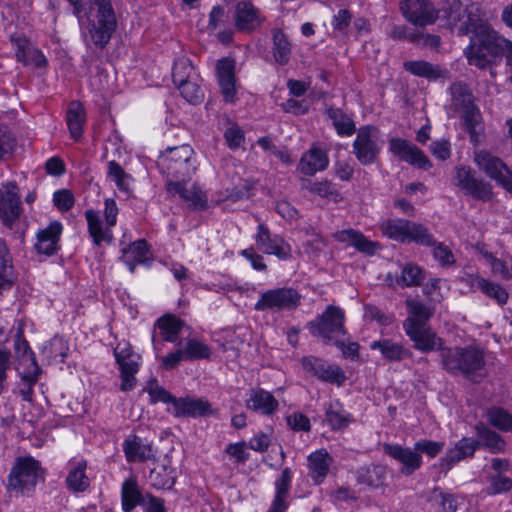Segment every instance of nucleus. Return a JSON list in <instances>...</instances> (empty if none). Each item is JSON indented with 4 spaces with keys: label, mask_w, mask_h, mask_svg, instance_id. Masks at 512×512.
<instances>
[{
    "label": "nucleus",
    "mask_w": 512,
    "mask_h": 512,
    "mask_svg": "<svg viewBox=\"0 0 512 512\" xmlns=\"http://www.w3.org/2000/svg\"><path fill=\"white\" fill-rule=\"evenodd\" d=\"M473 35L470 44L465 48L464 54L468 63L479 69H485L491 64V58L503 55L507 50L510 40L501 36L488 23L485 15L470 32Z\"/></svg>",
    "instance_id": "f257e3e1"
},
{
    "label": "nucleus",
    "mask_w": 512,
    "mask_h": 512,
    "mask_svg": "<svg viewBox=\"0 0 512 512\" xmlns=\"http://www.w3.org/2000/svg\"><path fill=\"white\" fill-rule=\"evenodd\" d=\"M440 358L442 368L451 375H462L474 383L487 376L484 353L477 347L444 348Z\"/></svg>",
    "instance_id": "f03ea898"
},
{
    "label": "nucleus",
    "mask_w": 512,
    "mask_h": 512,
    "mask_svg": "<svg viewBox=\"0 0 512 512\" xmlns=\"http://www.w3.org/2000/svg\"><path fill=\"white\" fill-rule=\"evenodd\" d=\"M438 11L439 17L445 19L451 29L458 28L460 35L469 34L486 15L480 6L472 4L463 7L459 1L445 2Z\"/></svg>",
    "instance_id": "7ed1b4c3"
},
{
    "label": "nucleus",
    "mask_w": 512,
    "mask_h": 512,
    "mask_svg": "<svg viewBox=\"0 0 512 512\" xmlns=\"http://www.w3.org/2000/svg\"><path fill=\"white\" fill-rule=\"evenodd\" d=\"M193 154L194 151L189 145L168 147L161 153L158 167L175 181H185L195 170Z\"/></svg>",
    "instance_id": "20e7f679"
},
{
    "label": "nucleus",
    "mask_w": 512,
    "mask_h": 512,
    "mask_svg": "<svg viewBox=\"0 0 512 512\" xmlns=\"http://www.w3.org/2000/svg\"><path fill=\"white\" fill-rule=\"evenodd\" d=\"M44 472L39 462L31 456L17 458L9 475V486L23 495H30Z\"/></svg>",
    "instance_id": "39448f33"
},
{
    "label": "nucleus",
    "mask_w": 512,
    "mask_h": 512,
    "mask_svg": "<svg viewBox=\"0 0 512 512\" xmlns=\"http://www.w3.org/2000/svg\"><path fill=\"white\" fill-rule=\"evenodd\" d=\"M344 323V311L337 306L329 305L325 311L315 320L311 321L308 326L313 336L322 338L326 344H332L340 337L346 336L347 332Z\"/></svg>",
    "instance_id": "423d86ee"
},
{
    "label": "nucleus",
    "mask_w": 512,
    "mask_h": 512,
    "mask_svg": "<svg viewBox=\"0 0 512 512\" xmlns=\"http://www.w3.org/2000/svg\"><path fill=\"white\" fill-rule=\"evenodd\" d=\"M452 183L464 195L471 196L475 200L489 202L494 198L493 186L488 181L478 178L470 166L454 167Z\"/></svg>",
    "instance_id": "0eeeda50"
},
{
    "label": "nucleus",
    "mask_w": 512,
    "mask_h": 512,
    "mask_svg": "<svg viewBox=\"0 0 512 512\" xmlns=\"http://www.w3.org/2000/svg\"><path fill=\"white\" fill-rule=\"evenodd\" d=\"M384 141L377 127L372 125L362 126L357 130V135L352 144V153L362 165L375 163L382 150Z\"/></svg>",
    "instance_id": "6e6552de"
},
{
    "label": "nucleus",
    "mask_w": 512,
    "mask_h": 512,
    "mask_svg": "<svg viewBox=\"0 0 512 512\" xmlns=\"http://www.w3.org/2000/svg\"><path fill=\"white\" fill-rule=\"evenodd\" d=\"M474 163L490 179L508 193H512V171L499 157L488 151L480 150L474 153Z\"/></svg>",
    "instance_id": "1a4fd4ad"
},
{
    "label": "nucleus",
    "mask_w": 512,
    "mask_h": 512,
    "mask_svg": "<svg viewBox=\"0 0 512 512\" xmlns=\"http://www.w3.org/2000/svg\"><path fill=\"white\" fill-rule=\"evenodd\" d=\"M114 356L120 370V390L127 392L134 389L140 356L134 353L129 344H118L114 349Z\"/></svg>",
    "instance_id": "9d476101"
},
{
    "label": "nucleus",
    "mask_w": 512,
    "mask_h": 512,
    "mask_svg": "<svg viewBox=\"0 0 512 512\" xmlns=\"http://www.w3.org/2000/svg\"><path fill=\"white\" fill-rule=\"evenodd\" d=\"M399 7L403 17L415 26L432 25L439 18V11L430 0H400Z\"/></svg>",
    "instance_id": "9b49d317"
},
{
    "label": "nucleus",
    "mask_w": 512,
    "mask_h": 512,
    "mask_svg": "<svg viewBox=\"0 0 512 512\" xmlns=\"http://www.w3.org/2000/svg\"><path fill=\"white\" fill-rule=\"evenodd\" d=\"M300 299V294L292 288L269 290L261 294L260 299L254 305V309L256 311L291 310L299 305Z\"/></svg>",
    "instance_id": "f8f14e48"
},
{
    "label": "nucleus",
    "mask_w": 512,
    "mask_h": 512,
    "mask_svg": "<svg viewBox=\"0 0 512 512\" xmlns=\"http://www.w3.org/2000/svg\"><path fill=\"white\" fill-rule=\"evenodd\" d=\"M403 328L407 336L414 342V348L421 352L442 349V339L439 338L427 324H421L415 319H406Z\"/></svg>",
    "instance_id": "ddd939ff"
},
{
    "label": "nucleus",
    "mask_w": 512,
    "mask_h": 512,
    "mask_svg": "<svg viewBox=\"0 0 512 512\" xmlns=\"http://www.w3.org/2000/svg\"><path fill=\"white\" fill-rule=\"evenodd\" d=\"M389 151L400 160L419 169L429 170L433 166L432 162L420 148L405 139L391 138L389 140Z\"/></svg>",
    "instance_id": "4468645a"
},
{
    "label": "nucleus",
    "mask_w": 512,
    "mask_h": 512,
    "mask_svg": "<svg viewBox=\"0 0 512 512\" xmlns=\"http://www.w3.org/2000/svg\"><path fill=\"white\" fill-rule=\"evenodd\" d=\"M303 369L317 379L342 385L346 377L344 371L337 365L328 364L325 360L315 356H305L301 359Z\"/></svg>",
    "instance_id": "2eb2a0df"
},
{
    "label": "nucleus",
    "mask_w": 512,
    "mask_h": 512,
    "mask_svg": "<svg viewBox=\"0 0 512 512\" xmlns=\"http://www.w3.org/2000/svg\"><path fill=\"white\" fill-rule=\"evenodd\" d=\"M117 27L116 15L113 8H103L101 14H96V22L89 28L91 41L99 48H104L111 39Z\"/></svg>",
    "instance_id": "dca6fc26"
},
{
    "label": "nucleus",
    "mask_w": 512,
    "mask_h": 512,
    "mask_svg": "<svg viewBox=\"0 0 512 512\" xmlns=\"http://www.w3.org/2000/svg\"><path fill=\"white\" fill-rule=\"evenodd\" d=\"M21 201L15 183L8 182L0 188V219L11 227L21 214Z\"/></svg>",
    "instance_id": "f3484780"
},
{
    "label": "nucleus",
    "mask_w": 512,
    "mask_h": 512,
    "mask_svg": "<svg viewBox=\"0 0 512 512\" xmlns=\"http://www.w3.org/2000/svg\"><path fill=\"white\" fill-rule=\"evenodd\" d=\"M234 24L238 31L251 33L258 29L265 18L251 1L243 0L236 3L233 14Z\"/></svg>",
    "instance_id": "a211bd4d"
},
{
    "label": "nucleus",
    "mask_w": 512,
    "mask_h": 512,
    "mask_svg": "<svg viewBox=\"0 0 512 512\" xmlns=\"http://www.w3.org/2000/svg\"><path fill=\"white\" fill-rule=\"evenodd\" d=\"M257 248L265 254L275 255L281 260L291 256V247L278 235H272L264 224L258 225L255 236Z\"/></svg>",
    "instance_id": "6ab92c4d"
},
{
    "label": "nucleus",
    "mask_w": 512,
    "mask_h": 512,
    "mask_svg": "<svg viewBox=\"0 0 512 512\" xmlns=\"http://www.w3.org/2000/svg\"><path fill=\"white\" fill-rule=\"evenodd\" d=\"M383 451L401 464L400 472L405 476L412 475L422 465V456L415 448L402 447L397 444H383Z\"/></svg>",
    "instance_id": "aec40b11"
},
{
    "label": "nucleus",
    "mask_w": 512,
    "mask_h": 512,
    "mask_svg": "<svg viewBox=\"0 0 512 512\" xmlns=\"http://www.w3.org/2000/svg\"><path fill=\"white\" fill-rule=\"evenodd\" d=\"M173 414L175 417H206L213 414V409L207 400L184 397L173 400Z\"/></svg>",
    "instance_id": "412c9836"
},
{
    "label": "nucleus",
    "mask_w": 512,
    "mask_h": 512,
    "mask_svg": "<svg viewBox=\"0 0 512 512\" xmlns=\"http://www.w3.org/2000/svg\"><path fill=\"white\" fill-rule=\"evenodd\" d=\"M218 84L222 96L226 102L233 103L236 100L235 63L230 59H221L216 66Z\"/></svg>",
    "instance_id": "4be33fe9"
},
{
    "label": "nucleus",
    "mask_w": 512,
    "mask_h": 512,
    "mask_svg": "<svg viewBox=\"0 0 512 512\" xmlns=\"http://www.w3.org/2000/svg\"><path fill=\"white\" fill-rule=\"evenodd\" d=\"M12 42L16 47V58L26 66L42 68L47 65V59L44 54L37 49L27 38L22 36L12 37Z\"/></svg>",
    "instance_id": "5701e85b"
},
{
    "label": "nucleus",
    "mask_w": 512,
    "mask_h": 512,
    "mask_svg": "<svg viewBox=\"0 0 512 512\" xmlns=\"http://www.w3.org/2000/svg\"><path fill=\"white\" fill-rule=\"evenodd\" d=\"M478 447L479 442L477 440L464 437L447 451L446 455L441 459V465L446 470H450L454 464L465 458L472 457Z\"/></svg>",
    "instance_id": "b1692460"
},
{
    "label": "nucleus",
    "mask_w": 512,
    "mask_h": 512,
    "mask_svg": "<svg viewBox=\"0 0 512 512\" xmlns=\"http://www.w3.org/2000/svg\"><path fill=\"white\" fill-rule=\"evenodd\" d=\"M62 233V225L58 221L51 222L48 227L37 234L35 248L38 253L53 255L58 250V242Z\"/></svg>",
    "instance_id": "393cba45"
},
{
    "label": "nucleus",
    "mask_w": 512,
    "mask_h": 512,
    "mask_svg": "<svg viewBox=\"0 0 512 512\" xmlns=\"http://www.w3.org/2000/svg\"><path fill=\"white\" fill-rule=\"evenodd\" d=\"M184 181H172L167 183L169 191H175L179 196L194 209H204L207 206L205 193L197 186H186Z\"/></svg>",
    "instance_id": "a878e982"
},
{
    "label": "nucleus",
    "mask_w": 512,
    "mask_h": 512,
    "mask_svg": "<svg viewBox=\"0 0 512 512\" xmlns=\"http://www.w3.org/2000/svg\"><path fill=\"white\" fill-rule=\"evenodd\" d=\"M245 405L249 410L271 415L277 410L278 401L270 392L262 388H256L249 391V397Z\"/></svg>",
    "instance_id": "bb28decb"
},
{
    "label": "nucleus",
    "mask_w": 512,
    "mask_h": 512,
    "mask_svg": "<svg viewBox=\"0 0 512 512\" xmlns=\"http://www.w3.org/2000/svg\"><path fill=\"white\" fill-rule=\"evenodd\" d=\"M123 451L128 462H143L154 457L152 445L136 435L125 439Z\"/></svg>",
    "instance_id": "cd10ccee"
},
{
    "label": "nucleus",
    "mask_w": 512,
    "mask_h": 512,
    "mask_svg": "<svg viewBox=\"0 0 512 512\" xmlns=\"http://www.w3.org/2000/svg\"><path fill=\"white\" fill-rule=\"evenodd\" d=\"M333 238L338 242L351 245L367 255H373L378 247L376 242L370 241L361 232L354 229L337 231L333 233Z\"/></svg>",
    "instance_id": "c85d7f7f"
},
{
    "label": "nucleus",
    "mask_w": 512,
    "mask_h": 512,
    "mask_svg": "<svg viewBox=\"0 0 512 512\" xmlns=\"http://www.w3.org/2000/svg\"><path fill=\"white\" fill-rule=\"evenodd\" d=\"M151 253L145 240H137L122 250L121 260L131 273L135 272L137 264L147 263Z\"/></svg>",
    "instance_id": "c756f323"
},
{
    "label": "nucleus",
    "mask_w": 512,
    "mask_h": 512,
    "mask_svg": "<svg viewBox=\"0 0 512 512\" xmlns=\"http://www.w3.org/2000/svg\"><path fill=\"white\" fill-rule=\"evenodd\" d=\"M333 459L325 449L312 452L308 456L309 476L316 484H320L326 478Z\"/></svg>",
    "instance_id": "7c9ffc66"
},
{
    "label": "nucleus",
    "mask_w": 512,
    "mask_h": 512,
    "mask_svg": "<svg viewBox=\"0 0 512 512\" xmlns=\"http://www.w3.org/2000/svg\"><path fill=\"white\" fill-rule=\"evenodd\" d=\"M370 349L380 351L382 358L389 362H400L412 356L410 350L391 339L373 341L370 344Z\"/></svg>",
    "instance_id": "2f4dec72"
},
{
    "label": "nucleus",
    "mask_w": 512,
    "mask_h": 512,
    "mask_svg": "<svg viewBox=\"0 0 512 512\" xmlns=\"http://www.w3.org/2000/svg\"><path fill=\"white\" fill-rule=\"evenodd\" d=\"M468 283L472 289L481 290L487 297L494 299L500 306H504L508 301V292L498 283H494L478 275H470Z\"/></svg>",
    "instance_id": "473e14b6"
},
{
    "label": "nucleus",
    "mask_w": 512,
    "mask_h": 512,
    "mask_svg": "<svg viewBox=\"0 0 512 512\" xmlns=\"http://www.w3.org/2000/svg\"><path fill=\"white\" fill-rule=\"evenodd\" d=\"M87 462L84 459L71 461L66 477V485L74 493L84 492L90 486V480L85 473Z\"/></svg>",
    "instance_id": "72a5a7b5"
},
{
    "label": "nucleus",
    "mask_w": 512,
    "mask_h": 512,
    "mask_svg": "<svg viewBox=\"0 0 512 512\" xmlns=\"http://www.w3.org/2000/svg\"><path fill=\"white\" fill-rule=\"evenodd\" d=\"M328 163L327 154L320 148L312 147L301 157L299 169L303 174L311 176L326 169Z\"/></svg>",
    "instance_id": "f704fd0d"
},
{
    "label": "nucleus",
    "mask_w": 512,
    "mask_h": 512,
    "mask_svg": "<svg viewBox=\"0 0 512 512\" xmlns=\"http://www.w3.org/2000/svg\"><path fill=\"white\" fill-rule=\"evenodd\" d=\"M450 108L455 112H462L473 106L474 96L467 84L457 81L451 84L450 88Z\"/></svg>",
    "instance_id": "c9c22d12"
},
{
    "label": "nucleus",
    "mask_w": 512,
    "mask_h": 512,
    "mask_svg": "<svg viewBox=\"0 0 512 512\" xmlns=\"http://www.w3.org/2000/svg\"><path fill=\"white\" fill-rule=\"evenodd\" d=\"M404 69L414 76L425 78L429 81H436L445 77L447 71L439 65L432 64L424 60L406 61L403 63Z\"/></svg>",
    "instance_id": "e433bc0d"
},
{
    "label": "nucleus",
    "mask_w": 512,
    "mask_h": 512,
    "mask_svg": "<svg viewBox=\"0 0 512 512\" xmlns=\"http://www.w3.org/2000/svg\"><path fill=\"white\" fill-rule=\"evenodd\" d=\"M175 481V471L168 462L157 464L148 475L149 485L157 490L171 489Z\"/></svg>",
    "instance_id": "4c0bfd02"
},
{
    "label": "nucleus",
    "mask_w": 512,
    "mask_h": 512,
    "mask_svg": "<svg viewBox=\"0 0 512 512\" xmlns=\"http://www.w3.org/2000/svg\"><path fill=\"white\" fill-rule=\"evenodd\" d=\"M292 473L290 468L283 469L280 478L276 481V494L268 510L277 512L281 508L288 509V495L291 487Z\"/></svg>",
    "instance_id": "58836bf2"
},
{
    "label": "nucleus",
    "mask_w": 512,
    "mask_h": 512,
    "mask_svg": "<svg viewBox=\"0 0 512 512\" xmlns=\"http://www.w3.org/2000/svg\"><path fill=\"white\" fill-rule=\"evenodd\" d=\"M388 470L381 465H372L360 468L357 472V482L371 488H379L386 485Z\"/></svg>",
    "instance_id": "ea45409f"
},
{
    "label": "nucleus",
    "mask_w": 512,
    "mask_h": 512,
    "mask_svg": "<svg viewBox=\"0 0 512 512\" xmlns=\"http://www.w3.org/2000/svg\"><path fill=\"white\" fill-rule=\"evenodd\" d=\"M475 429L479 438V440H477L479 446L481 445L487 448L491 453H501L505 450L506 442L500 434L482 423L477 424Z\"/></svg>",
    "instance_id": "a19ab883"
},
{
    "label": "nucleus",
    "mask_w": 512,
    "mask_h": 512,
    "mask_svg": "<svg viewBox=\"0 0 512 512\" xmlns=\"http://www.w3.org/2000/svg\"><path fill=\"white\" fill-rule=\"evenodd\" d=\"M16 280L12 259L5 243L0 241V294L10 290Z\"/></svg>",
    "instance_id": "79ce46f5"
},
{
    "label": "nucleus",
    "mask_w": 512,
    "mask_h": 512,
    "mask_svg": "<svg viewBox=\"0 0 512 512\" xmlns=\"http://www.w3.org/2000/svg\"><path fill=\"white\" fill-rule=\"evenodd\" d=\"M66 121L71 137L79 140L83 134L85 122V109L79 102L73 101L69 104Z\"/></svg>",
    "instance_id": "37998d69"
},
{
    "label": "nucleus",
    "mask_w": 512,
    "mask_h": 512,
    "mask_svg": "<svg viewBox=\"0 0 512 512\" xmlns=\"http://www.w3.org/2000/svg\"><path fill=\"white\" fill-rule=\"evenodd\" d=\"M29 361L31 369H24L21 372V379L23 381V388L20 390V394L25 401H32L33 398V387L37 383L41 370L36 362L35 354H29Z\"/></svg>",
    "instance_id": "c03bdc74"
},
{
    "label": "nucleus",
    "mask_w": 512,
    "mask_h": 512,
    "mask_svg": "<svg viewBox=\"0 0 512 512\" xmlns=\"http://www.w3.org/2000/svg\"><path fill=\"white\" fill-rule=\"evenodd\" d=\"M325 420L332 430H341L352 421L351 415L345 411L338 400L329 403L326 408Z\"/></svg>",
    "instance_id": "a18cd8bd"
},
{
    "label": "nucleus",
    "mask_w": 512,
    "mask_h": 512,
    "mask_svg": "<svg viewBox=\"0 0 512 512\" xmlns=\"http://www.w3.org/2000/svg\"><path fill=\"white\" fill-rule=\"evenodd\" d=\"M85 218L88 224V232L90 236L93 238V242L96 245L99 246L103 241L111 240V227L106 226V228L103 229L102 221L100 219L98 212L91 209L86 210Z\"/></svg>",
    "instance_id": "49530a36"
},
{
    "label": "nucleus",
    "mask_w": 512,
    "mask_h": 512,
    "mask_svg": "<svg viewBox=\"0 0 512 512\" xmlns=\"http://www.w3.org/2000/svg\"><path fill=\"white\" fill-rule=\"evenodd\" d=\"M410 221L405 219H387L380 223V231L388 238L399 241H407V233Z\"/></svg>",
    "instance_id": "de8ad7c7"
},
{
    "label": "nucleus",
    "mask_w": 512,
    "mask_h": 512,
    "mask_svg": "<svg viewBox=\"0 0 512 512\" xmlns=\"http://www.w3.org/2000/svg\"><path fill=\"white\" fill-rule=\"evenodd\" d=\"M185 361L209 359L211 348L197 338H187L180 343Z\"/></svg>",
    "instance_id": "09e8293b"
},
{
    "label": "nucleus",
    "mask_w": 512,
    "mask_h": 512,
    "mask_svg": "<svg viewBox=\"0 0 512 512\" xmlns=\"http://www.w3.org/2000/svg\"><path fill=\"white\" fill-rule=\"evenodd\" d=\"M462 119L465 129L470 135V140L474 144H478L480 137L483 133V126L481 123V114L479 109L475 106L462 111Z\"/></svg>",
    "instance_id": "8fccbe9b"
},
{
    "label": "nucleus",
    "mask_w": 512,
    "mask_h": 512,
    "mask_svg": "<svg viewBox=\"0 0 512 512\" xmlns=\"http://www.w3.org/2000/svg\"><path fill=\"white\" fill-rule=\"evenodd\" d=\"M488 423L501 432H512V414L500 406H492L485 412Z\"/></svg>",
    "instance_id": "3c124183"
},
{
    "label": "nucleus",
    "mask_w": 512,
    "mask_h": 512,
    "mask_svg": "<svg viewBox=\"0 0 512 512\" xmlns=\"http://www.w3.org/2000/svg\"><path fill=\"white\" fill-rule=\"evenodd\" d=\"M184 323L173 315H166L157 320L156 326L160 330L163 341L176 342Z\"/></svg>",
    "instance_id": "603ef678"
},
{
    "label": "nucleus",
    "mask_w": 512,
    "mask_h": 512,
    "mask_svg": "<svg viewBox=\"0 0 512 512\" xmlns=\"http://www.w3.org/2000/svg\"><path fill=\"white\" fill-rule=\"evenodd\" d=\"M272 52L276 63L285 65L289 62L291 56V44L287 36L280 29L273 30Z\"/></svg>",
    "instance_id": "864d4df0"
},
{
    "label": "nucleus",
    "mask_w": 512,
    "mask_h": 512,
    "mask_svg": "<svg viewBox=\"0 0 512 512\" xmlns=\"http://www.w3.org/2000/svg\"><path fill=\"white\" fill-rule=\"evenodd\" d=\"M327 115L332 120L333 126L341 136H351L356 132L353 120L339 108L327 109Z\"/></svg>",
    "instance_id": "5fc2aeb1"
},
{
    "label": "nucleus",
    "mask_w": 512,
    "mask_h": 512,
    "mask_svg": "<svg viewBox=\"0 0 512 512\" xmlns=\"http://www.w3.org/2000/svg\"><path fill=\"white\" fill-rule=\"evenodd\" d=\"M122 508L125 512H131L142 500L141 492L133 479H126L121 491Z\"/></svg>",
    "instance_id": "6e6d98bb"
},
{
    "label": "nucleus",
    "mask_w": 512,
    "mask_h": 512,
    "mask_svg": "<svg viewBox=\"0 0 512 512\" xmlns=\"http://www.w3.org/2000/svg\"><path fill=\"white\" fill-rule=\"evenodd\" d=\"M107 176L120 191L126 194L131 192L132 177L116 161L111 160L108 162Z\"/></svg>",
    "instance_id": "4d7b16f0"
},
{
    "label": "nucleus",
    "mask_w": 512,
    "mask_h": 512,
    "mask_svg": "<svg viewBox=\"0 0 512 512\" xmlns=\"http://www.w3.org/2000/svg\"><path fill=\"white\" fill-rule=\"evenodd\" d=\"M428 501L438 506L442 512H456L458 508L457 496L444 492L442 489L435 487L430 492Z\"/></svg>",
    "instance_id": "13d9d810"
},
{
    "label": "nucleus",
    "mask_w": 512,
    "mask_h": 512,
    "mask_svg": "<svg viewBox=\"0 0 512 512\" xmlns=\"http://www.w3.org/2000/svg\"><path fill=\"white\" fill-rule=\"evenodd\" d=\"M406 306L410 316L407 319H415L421 324H427V321L432 317L434 309L424 303L415 300H406Z\"/></svg>",
    "instance_id": "bf43d9fd"
},
{
    "label": "nucleus",
    "mask_w": 512,
    "mask_h": 512,
    "mask_svg": "<svg viewBox=\"0 0 512 512\" xmlns=\"http://www.w3.org/2000/svg\"><path fill=\"white\" fill-rule=\"evenodd\" d=\"M406 242H415L419 245L429 246L434 245L435 242L433 240L432 234L429 232L428 228L422 224L411 222L409 225L408 233H407V241Z\"/></svg>",
    "instance_id": "052dcab7"
},
{
    "label": "nucleus",
    "mask_w": 512,
    "mask_h": 512,
    "mask_svg": "<svg viewBox=\"0 0 512 512\" xmlns=\"http://www.w3.org/2000/svg\"><path fill=\"white\" fill-rule=\"evenodd\" d=\"M307 189L314 194L319 195L320 197L327 198L333 200L334 202H338L342 199L341 194L336 189L335 185L330 181H321L311 183Z\"/></svg>",
    "instance_id": "680f3d73"
},
{
    "label": "nucleus",
    "mask_w": 512,
    "mask_h": 512,
    "mask_svg": "<svg viewBox=\"0 0 512 512\" xmlns=\"http://www.w3.org/2000/svg\"><path fill=\"white\" fill-rule=\"evenodd\" d=\"M181 95L191 104H198L203 99V92L200 86L189 80H185L182 83L176 85Z\"/></svg>",
    "instance_id": "e2e57ef3"
},
{
    "label": "nucleus",
    "mask_w": 512,
    "mask_h": 512,
    "mask_svg": "<svg viewBox=\"0 0 512 512\" xmlns=\"http://www.w3.org/2000/svg\"><path fill=\"white\" fill-rule=\"evenodd\" d=\"M423 278V271L420 267L414 264H407L402 270L398 283L406 287L418 286Z\"/></svg>",
    "instance_id": "0e129e2a"
},
{
    "label": "nucleus",
    "mask_w": 512,
    "mask_h": 512,
    "mask_svg": "<svg viewBox=\"0 0 512 512\" xmlns=\"http://www.w3.org/2000/svg\"><path fill=\"white\" fill-rule=\"evenodd\" d=\"M144 391L149 394L151 403L163 402L171 403L173 405V400L176 399V397L170 394L167 390L159 386L157 380L149 381Z\"/></svg>",
    "instance_id": "69168bd1"
},
{
    "label": "nucleus",
    "mask_w": 512,
    "mask_h": 512,
    "mask_svg": "<svg viewBox=\"0 0 512 512\" xmlns=\"http://www.w3.org/2000/svg\"><path fill=\"white\" fill-rule=\"evenodd\" d=\"M512 488V479L504 476L503 474H497L489 477V486L486 489L488 495H496L503 492H507Z\"/></svg>",
    "instance_id": "338daca9"
},
{
    "label": "nucleus",
    "mask_w": 512,
    "mask_h": 512,
    "mask_svg": "<svg viewBox=\"0 0 512 512\" xmlns=\"http://www.w3.org/2000/svg\"><path fill=\"white\" fill-rule=\"evenodd\" d=\"M193 71V66L188 59H179L174 63L172 69V77L175 85L184 82L185 80H189L191 77V73Z\"/></svg>",
    "instance_id": "774afa93"
}]
</instances>
